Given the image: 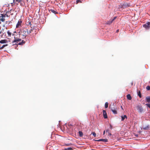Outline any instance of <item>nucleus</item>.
Listing matches in <instances>:
<instances>
[{"label":"nucleus","mask_w":150,"mask_h":150,"mask_svg":"<svg viewBox=\"0 0 150 150\" xmlns=\"http://www.w3.org/2000/svg\"><path fill=\"white\" fill-rule=\"evenodd\" d=\"M20 36V35H19V34H17L14 36V40L12 41L13 43L14 42H16L17 44L19 42L21 41V39L20 38H19ZM16 44V43L15 44H13V45H15Z\"/></svg>","instance_id":"f257e3e1"},{"label":"nucleus","mask_w":150,"mask_h":150,"mask_svg":"<svg viewBox=\"0 0 150 150\" xmlns=\"http://www.w3.org/2000/svg\"><path fill=\"white\" fill-rule=\"evenodd\" d=\"M19 35L23 36V38H25L27 35V33L25 30H22L19 32Z\"/></svg>","instance_id":"f03ea898"},{"label":"nucleus","mask_w":150,"mask_h":150,"mask_svg":"<svg viewBox=\"0 0 150 150\" xmlns=\"http://www.w3.org/2000/svg\"><path fill=\"white\" fill-rule=\"evenodd\" d=\"M19 3H20L21 6H23L25 4V2L23 0H16L15 3L18 5Z\"/></svg>","instance_id":"7ed1b4c3"},{"label":"nucleus","mask_w":150,"mask_h":150,"mask_svg":"<svg viewBox=\"0 0 150 150\" xmlns=\"http://www.w3.org/2000/svg\"><path fill=\"white\" fill-rule=\"evenodd\" d=\"M137 108L139 113H142L143 112V110L141 106H138Z\"/></svg>","instance_id":"20e7f679"},{"label":"nucleus","mask_w":150,"mask_h":150,"mask_svg":"<svg viewBox=\"0 0 150 150\" xmlns=\"http://www.w3.org/2000/svg\"><path fill=\"white\" fill-rule=\"evenodd\" d=\"M110 109L113 113L115 114H117V108H114V107L113 108H110Z\"/></svg>","instance_id":"39448f33"},{"label":"nucleus","mask_w":150,"mask_h":150,"mask_svg":"<svg viewBox=\"0 0 150 150\" xmlns=\"http://www.w3.org/2000/svg\"><path fill=\"white\" fill-rule=\"evenodd\" d=\"M22 22L21 20H19L18 23H17L16 25V28H19L20 27H21V25L22 23Z\"/></svg>","instance_id":"423d86ee"},{"label":"nucleus","mask_w":150,"mask_h":150,"mask_svg":"<svg viewBox=\"0 0 150 150\" xmlns=\"http://www.w3.org/2000/svg\"><path fill=\"white\" fill-rule=\"evenodd\" d=\"M150 22H148L147 23L143 25V27H144L146 29H148L150 27Z\"/></svg>","instance_id":"0eeeda50"},{"label":"nucleus","mask_w":150,"mask_h":150,"mask_svg":"<svg viewBox=\"0 0 150 150\" xmlns=\"http://www.w3.org/2000/svg\"><path fill=\"white\" fill-rule=\"evenodd\" d=\"M49 11L50 13L51 12L54 14H57L58 13V12H57L55 9H49Z\"/></svg>","instance_id":"6e6552de"},{"label":"nucleus","mask_w":150,"mask_h":150,"mask_svg":"<svg viewBox=\"0 0 150 150\" xmlns=\"http://www.w3.org/2000/svg\"><path fill=\"white\" fill-rule=\"evenodd\" d=\"M103 115L104 118L106 119L108 118L107 113L105 110H103Z\"/></svg>","instance_id":"1a4fd4ad"},{"label":"nucleus","mask_w":150,"mask_h":150,"mask_svg":"<svg viewBox=\"0 0 150 150\" xmlns=\"http://www.w3.org/2000/svg\"><path fill=\"white\" fill-rule=\"evenodd\" d=\"M95 140L96 141H102L105 142H107L108 141V140L107 139H100L99 140Z\"/></svg>","instance_id":"9d476101"},{"label":"nucleus","mask_w":150,"mask_h":150,"mask_svg":"<svg viewBox=\"0 0 150 150\" xmlns=\"http://www.w3.org/2000/svg\"><path fill=\"white\" fill-rule=\"evenodd\" d=\"M7 41L5 39L2 40H1V41H0V43H2V44L5 43H7Z\"/></svg>","instance_id":"9b49d317"},{"label":"nucleus","mask_w":150,"mask_h":150,"mask_svg":"<svg viewBox=\"0 0 150 150\" xmlns=\"http://www.w3.org/2000/svg\"><path fill=\"white\" fill-rule=\"evenodd\" d=\"M5 21V19L1 17V16H0V24L1 23V22H4Z\"/></svg>","instance_id":"f8f14e48"},{"label":"nucleus","mask_w":150,"mask_h":150,"mask_svg":"<svg viewBox=\"0 0 150 150\" xmlns=\"http://www.w3.org/2000/svg\"><path fill=\"white\" fill-rule=\"evenodd\" d=\"M33 31V29H31L29 30L28 29H27V34H29L30 33H32V32Z\"/></svg>","instance_id":"ddd939ff"},{"label":"nucleus","mask_w":150,"mask_h":150,"mask_svg":"<svg viewBox=\"0 0 150 150\" xmlns=\"http://www.w3.org/2000/svg\"><path fill=\"white\" fill-rule=\"evenodd\" d=\"M146 101L148 103L150 102V96H147L146 97Z\"/></svg>","instance_id":"4468645a"},{"label":"nucleus","mask_w":150,"mask_h":150,"mask_svg":"<svg viewBox=\"0 0 150 150\" xmlns=\"http://www.w3.org/2000/svg\"><path fill=\"white\" fill-rule=\"evenodd\" d=\"M127 99L129 100H131L132 99V97L129 94H128L127 96Z\"/></svg>","instance_id":"2eb2a0df"},{"label":"nucleus","mask_w":150,"mask_h":150,"mask_svg":"<svg viewBox=\"0 0 150 150\" xmlns=\"http://www.w3.org/2000/svg\"><path fill=\"white\" fill-rule=\"evenodd\" d=\"M122 121H123L125 118H127V117L126 115H124V116L121 117Z\"/></svg>","instance_id":"dca6fc26"},{"label":"nucleus","mask_w":150,"mask_h":150,"mask_svg":"<svg viewBox=\"0 0 150 150\" xmlns=\"http://www.w3.org/2000/svg\"><path fill=\"white\" fill-rule=\"evenodd\" d=\"M112 21L111 19H110V21H107L106 24H110L112 23Z\"/></svg>","instance_id":"f3484780"},{"label":"nucleus","mask_w":150,"mask_h":150,"mask_svg":"<svg viewBox=\"0 0 150 150\" xmlns=\"http://www.w3.org/2000/svg\"><path fill=\"white\" fill-rule=\"evenodd\" d=\"M79 136L80 137H82L83 135V133L81 131H79Z\"/></svg>","instance_id":"a211bd4d"},{"label":"nucleus","mask_w":150,"mask_h":150,"mask_svg":"<svg viewBox=\"0 0 150 150\" xmlns=\"http://www.w3.org/2000/svg\"><path fill=\"white\" fill-rule=\"evenodd\" d=\"M25 43V42L23 40H22L21 42H19L18 43L19 45H23Z\"/></svg>","instance_id":"6ab92c4d"},{"label":"nucleus","mask_w":150,"mask_h":150,"mask_svg":"<svg viewBox=\"0 0 150 150\" xmlns=\"http://www.w3.org/2000/svg\"><path fill=\"white\" fill-rule=\"evenodd\" d=\"M138 95L140 98H141L142 97V95L141 94V92L140 91H139Z\"/></svg>","instance_id":"aec40b11"},{"label":"nucleus","mask_w":150,"mask_h":150,"mask_svg":"<svg viewBox=\"0 0 150 150\" xmlns=\"http://www.w3.org/2000/svg\"><path fill=\"white\" fill-rule=\"evenodd\" d=\"M149 128V126L148 125L146 127H145L143 128V129L144 130H147Z\"/></svg>","instance_id":"412c9836"},{"label":"nucleus","mask_w":150,"mask_h":150,"mask_svg":"<svg viewBox=\"0 0 150 150\" xmlns=\"http://www.w3.org/2000/svg\"><path fill=\"white\" fill-rule=\"evenodd\" d=\"M108 107V103L106 102L105 103V108H107Z\"/></svg>","instance_id":"4be33fe9"},{"label":"nucleus","mask_w":150,"mask_h":150,"mask_svg":"<svg viewBox=\"0 0 150 150\" xmlns=\"http://www.w3.org/2000/svg\"><path fill=\"white\" fill-rule=\"evenodd\" d=\"M7 34L8 36H10L11 35V33L9 31H8L7 32Z\"/></svg>","instance_id":"5701e85b"},{"label":"nucleus","mask_w":150,"mask_h":150,"mask_svg":"<svg viewBox=\"0 0 150 150\" xmlns=\"http://www.w3.org/2000/svg\"><path fill=\"white\" fill-rule=\"evenodd\" d=\"M72 149V148L71 147H68L67 148H65V150H71Z\"/></svg>","instance_id":"b1692460"},{"label":"nucleus","mask_w":150,"mask_h":150,"mask_svg":"<svg viewBox=\"0 0 150 150\" xmlns=\"http://www.w3.org/2000/svg\"><path fill=\"white\" fill-rule=\"evenodd\" d=\"M7 45H7V44H6V45H4L2 47H1V49H2L4 47H5Z\"/></svg>","instance_id":"393cba45"},{"label":"nucleus","mask_w":150,"mask_h":150,"mask_svg":"<svg viewBox=\"0 0 150 150\" xmlns=\"http://www.w3.org/2000/svg\"><path fill=\"white\" fill-rule=\"evenodd\" d=\"M146 89H147V90H150V86H147L146 87Z\"/></svg>","instance_id":"a878e982"},{"label":"nucleus","mask_w":150,"mask_h":150,"mask_svg":"<svg viewBox=\"0 0 150 150\" xmlns=\"http://www.w3.org/2000/svg\"><path fill=\"white\" fill-rule=\"evenodd\" d=\"M92 134H93V135L94 136V137H96V133L95 132H92Z\"/></svg>","instance_id":"bb28decb"},{"label":"nucleus","mask_w":150,"mask_h":150,"mask_svg":"<svg viewBox=\"0 0 150 150\" xmlns=\"http://www.w3.org/2000/svg\"><path fill=\"white\" fill-rule=\"evenodd\" d=\"M76 3H81L82 2L81 0H76Z\"/></svg>","instance_id":"cd10ccee"},{"label":"nucleus","mask_w":150,"mask_h":150,"mask_svg":"<svg viewBox=\"0 0 150 150\" xmlns=\"http://www.w3.org/2000/svg\"><path fill=\"white\" fill-rule=\"evenodd\" d=\"M1 16L4 18L5 17H6L5 14H1Z\"/></svg>","instance_id":"c85d7f7f"},{"label":"nucleus","mask_w":150,"mask_h":150,"mask_svg":"<svg viewBox=\"0 0 150 150\" xmlns=\"http://www.w3.org/2000/svg\"><path fill=\"white\" fill-rule=\"evenodd\" d=\"M28 24H27L28 25H30V26H31V22H28Z\"/></svg>","instance_id":"c756f323"},{"label":"nucleus","mask_w":150,"mask_h":150,"mask_svg":"<svg viewBox=\"0 0 150 150\" xmlns=\"http://www.w3.org/2000/svg\"><path fill=\"white\" fill-rule=\"evenodd\" d=\"M146 105L149 108H150V105L149 104L147 103L146 104Z\"/></svg>","instance_id":"7c9ffc66"},{"label":"nucleus","mask_w":150,"mask_h":150,"mask_svg":"<svg viewBox=\"0 0 150 150\" xmlns=\"http://www.w3.org/2000/svg\"><path fill=\"white\" fill-rule=\"evenodd\" d=\"M9 13V12H8V11H7L6 12V14H5V15H6V17H8V15H7V13Z\"/></svg>","instance_id":"2f4dec72"},{"label":"nucleus","mask_w":150,"mask_h":150,"mask_svg":"<svg viewBox=\"0 0 150 150\" xmlns=\"http://www.w3.org/2000/svg\"><path fill=\"white\" fill-rule=\"evenodd\" d=\"M116 17H114V18L113 19H111V20L112 21H114L116 18Z\"/></svg>","instance_id":"473e14b6"},{"label":"nucleus","mask_w":150,"mask_h":150,"mask_svg":"<svg viewBox=\"0 0 150 150\" xmlns=\"http://www.w3.org/2000/svg\"><path fill=\"white\" fill-rule=\"evenodd\" d=\"M110 128L111 129H112V126L111 125V124H110Z\"/></svg>","instance_id":"72a5a7b5"},{"label":"nucleus","mask_w":150,"mask_h":150,"mask_svg":"<svg viewBox=\"0 0 150 150\" xmlns=\"http://www.w3.org/2000/svg\"><path fill=\"white\" fill-rule=\"evenodd\" d=\"M109 132V130L107 129L106 130V132Z\"/></svg>","instance_id":"f704fd0d"},{"label":"nucleus","mask_w":150,"mask_h":150,"mask_svg":"<svg viewBox=\"0 0 150 150\" xmlns=\"http://www.w3.org/2000/svg\"><path fill=\"white\" fill-rule=\"evenodd\" d=\"M121 108H122V109L123 110V108H122V106H121Z\"/></svg>","instance_id":"c9c22d12"},{"label":"nucleus","mask_w":150,"mask_h":150,"mask_svg":"<svg viewBox=\"0 0 150 150\" xmlns=\"http://www.w3.org/2000/svg\"><path fill=\"white\" fill-rule=\"evenodd\" d=\"M105 133V131H104L103 132V134H104Z\"/></svg>","instance_id":"e433bc0d"},{"label":"nucleus","mask_w":150,"mask_h":150,"mask_svg":"<svg viewBox=\"0 0 150 150\" xmlns=\"http://www.w3.org/2000/svg\"><path fill=\"white\" fill-rule=\"evenodd\" d=\"M119 32V30H117V32Z\"/></svg>","instance_id":"4c0bfd02"},{"label":"nucleus","mask_w":150,"mask_h":150,"mask_svg":"<svg viewBox=\"0 0 150 150\" xmlns=\"http://www.w3.org/2000/svg\"><path fill=\"white\" fill-rule=\"evenodd\" d=\"M2 33V31H0V33Z\"/></svg>","instance_id":"58836bf2"},{"label":"nucleus","mask_w":150,"mask_h":150,"mask_svg":"<svg viewBox=\"0 0 150 150\" xmlns=\"http://www.w3.org/2000/svg\"><path fill=\"white\" fill-rule=\"evenodd\" d=\"M127 6H129V5H127Z\"/></svg>","instance_id":"ea45409f"},{"label":"nucleus","mask_w":150,"mask_h":150,"mask_svg":"<svg viewBox=\"0 0 150 150\" xmlns=\"http://www.w3.org/2000/svg\"><path fill=\"white\" fill-rule=\"evenodd\" d=\"M14 0H13V2H14Z\"/></svg>","instance_id":"a19ab883"}]
</instances>
